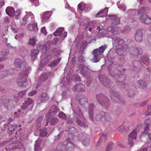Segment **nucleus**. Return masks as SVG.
I'll return each instance as SVG.
<instances>
[{
	"instance_id": "obj_1",
	"label": "nucleus",
	"mask_w": 151,
	"mask_h": 151,
	"mask_svg": "<svg viewBox=\"0 0 151 151\" xmlns=\"http://www.w3.org/2000/svg\"><path fill=\"white\" fill-rule=\"evenodd\" d=\"M26 64L24 60H22L19 58L16 59L14 62L15 66L18 67L22 72L18 76L17 81L18 85L20 87L26 86L28 84L26 78Z\"/></svg>"
},
{
	"instance_id": "obj_2",
	"label": "nucleus",
	"mask_w": 151,
	"mask_h": 151,
	"mask_svg": "<svg viewBox=\"0 0 151 151\" xmlns=\"http://www.w3.org/2000/svg\"><path fill=\"white\" fill-rule=\"evenodd\" d=\"M114 41L116 45L115 52L119 56H123L129 50L128 46L123 45L124 41L120 37H116Z\"/></svg>"
},
{
	"instance_id": "obj_3",
	"label": "nucleus",
	"mask_w": 151,
	"mask_h": 151,
	"mask_svg": "<svg viewBox=\"0 0 151 151\" xmlns=\"http://www.w3.org/2000/svg\"><path fill=\"white\" fill-rule=\"evenodd\" d=\"M107 45H104L93 50L92 53L93 55V58L92 59L93 62L96 63L99 61V57L107 48Z\"/></svg>"
},
{
	"instance_id": "obj_4",
	"label": "nucleus",
	"mask_w": 151,
	"mask_h": 151,
	"mask_svg": "<svg viewBox=\"0 0 151 151\" xmlns=\"http://www.w3.org/2000/svg\"><path fill=\"white\" fill-rule=\"evenodd\" d=\"M66 144V145L65 146H64L63 145L62 146H61L60 145H59L57 147L58 148V147H61L63 148H65L66 151H73L74 148V145L71 142H68L67 143L66 142H64V145H65Z\"/></svg>"
},
{
	"instance_id": "obj_5",
	"label": "nucleus",
	"mask_w": 151,
	"mask_h": 151,
	"mask_svg": "<svg viewBox=\"0 0 151 151\" xmlns=\"http://www.w3.org/2000/svg\"><path fill=\"white\" fill-rule=\"evenodd\" d=\"M110 116L109 114L107 113H104L102 112L100 114L98 115L95 117L96 119L97 120H103L104 119L105 120L108 121L110 119Z\"/></svg>"
},
{
	"instance_id": "obj_6",
	"label": "nucleus",
	"mask_w": 151,
	"mask_h": 151,
	"mask_svg": "<svg viewBox=\"0 0 151 151\" xmlns=\"http://www.w3.org/2000/svg\"><path fill=\"white\" fill-rule=\"evenodd\" d=\"M106 19H110L113 21L112 24L114 25H117L120 22V19L116 16L109 15L107 16L106 17Z\"/></svg>"
},
{
	"instance_id": "obj_7",
	"label": "nucleus",
	"mask_w": 151,
	"mask_h": 151,
	"mask_svg": "<svg viewBox=\"0 0 151 151\" xmlns=\"http://www.w3.org/2000/svg\"><path fill=\"white\" fill-rule=\"evenodd\" d=\"M139 20L141 22L146 24H148L151 23V19L147 15H141Z\"/></svg>"
},
{
	"instance_id": "obj_8",
	"label": "nucleus",
	"mask_w": 151,
	"mask_h": 151,
	"mask_svg": "<svg viewBox=\"0 0 151 151\" xmlns=\"http://www.w3.org/2000/svg\"><path fill=\"white\" fill-rule=\"evenodd\" d=\"M111 76L113 77H115L116 79V83H118L119 81L123 83L124 82V80L126 79V76L124 75H121L119 76L117 75L113 74L112 73L110 74Z\"/></svg>"
},
{
	"instance_id": "obj_9",
	"label": "nucleus",
	"mask_w": 151,
	"mask_h": 151,
	"mask_svg": "<svg viewBox=\"0 0 151 151\" xmlns=\"http://www.w3.org/2000/svg\"><path fill=\"white\" fill-rule=\"evenodd\" d=\"M142 50L141 49L134 47L132 48L130 52L133 55L138 56L141 55L142 53Z\"/></svg>"
},
{
	"instance_id": "obj_10",
	"label": "nucleus",
	"mask_w": 151,
	"mask_h": 151,
	"mask_svg": "<svg viewBox=\"0 0 151 151\" xmlns=\"http://www.w3.org/2000/svg\"><path fill=\"white\" fill-rule=\"evenodd\" d=\"M135 38L137 42H140L142 39V32L141 29L138 30L135 35Z\"/></svg>"
},
{
	"instance_id": "obj_11",
	"label": "nucleus",
	"mask_w": 151,
	"mask_h": 151,
	"mask_svg": "<svg viewBox=\"0 0 151 151\" xmlns=\"http://www.w3.org/2000/svg\"><path fill=\"white\" fill-rule=\"evenodd\" d=\"M85 86L83 85L81 83L77 84L73 88V90L74 91H83Z\"/></svg>"
},
{
	"instance_id": "obj_12",
	"label": "nucleus",
	"mask_w": 151,
	"mask_h": 151,
	"mask_svg": "<svg viewBox=\"0 0 151 151\" xmlns=\"http://www.w3.org/2000/svg\"><path fill=\"white\" fill-rule=\"evenodd\" d=\"M108 11V8L106 7L104 9L99 12L96 15V17L98 18L105 17L107 14Z\"/></svg>"
},
{
	"instance_id": "obj_13",
	"label": "nucleus",
	"mask_w": 151,
	"mask_h": 151,
	"mask_svg": "<svg viewBox=\"0 0 151 151\" xmlns=\"http://www.w3.org/2000/svg\"><path fill=\"white\" fill-rule=\"evenodd\" d=\"M6 12L7 15L11 17L14 15L15 10L14 8L11 6H8L6 9Z\"/></svg>"
},
{
	"instance_id": "obj_14",
	"label": "nucleus",
	"mask_w": 151,
	"mask_h": 151,
	"mask_svg": "<svg viewBox=\"0 0 151 151\" xmlns=\"http://www.w3.org/2000/svg\"><path fill=\"white\" fill-rule=\"evenodd\" d=\"M33 101L31 98H29L23 104V105L22 106V109L23 110H25L27 109L29 106L33 104Z\"/></svg>"
},
{
	"instance_id": "obj_15",
	"label": "nucleus",
	"mask_w": 151,
	"mask_h": 151,
	"mask_svg": "<svg viewBox=\"0 0 151 151\" xmlns=\"http://www.w3.org/2000/svg\"><path fill=\"white\" fill-rule=\"evenodd\" d=\"M9 53V51L7 49H4L0 52V61L3 60L5 57Z\"/></svg>"
},
{
	"instance_id": "obj_16",
	"label": "nucleus",
	"mask_w": 151,
	"mask_h": 151,
	"mask_svg": "<svg viewBox=\"0 0 151 151\" xmlns=\"http://www.w3.org/2000/svg\"><path fill=\"white\" fill-rule=\"evenodd\" d=\"M150 12V9L148 7H142L141 8L137 11L138 14L141 15L144 14H147Z\"/></svg>"
},
{
	"instance_id": "obj_17",
	"label": "nucleus",
	"mask_w": 151,
	"mask_h": 151,
	"mask_svg": "<svg viewBox=\"0 0 151 151\" xmlns=\"http://www.w3.org/2000/svg\"><path fill=\"white\" fill-rule=\"evenodd\" d=\"M18 127V126L15 124H11L8 129V132L9 135H11L14 132Z\"/></svg>"
},
{
	"instance_id": "obj_18",
	"label": "nucleus",
	"mask_w": 151,
	"mask_h": 151,
	"mask_svg": "<svg viewBox=\"0 0 151 151\" xmlns=\"http://www.w3.org/2000/svg\"><path fill=\"white\" fill-rule=\"evenodd\" d=\"M28 29L30 31L34 30L37 31L38 29L37 23H34L33 24H29L27 27Z\"/></svg>"
},
{
	"instance_id": "obj_19",
	"label": "nucleus",
	"mask_w": 151,
	"mask_h": 151,
	"mask_svg": "<svg viewBox=\"0 0 151 151\" xmlns=\"http://www.w3.org/2000/svg\"><path fill=\"white\" fill-rule=\"evenodd\" d=\"M137 85L139 88L144 89L147 86V83L145 81L141 80L137 81Z\"/></svg>"
},
{
	"instance_id": "obj_20",
	"label": "nucleus",
	"mask_w": 151,
	"mask_h": 151,
	"mask_svg": "<svg viewBox=\"0 0 151 151\" xmlns=\"http://www.w3.org/2000/svg\"><path fill=\"white\" fill-rule=\"evenodd\" d=\"M101 81L103 85L106 87L109 88V87H111L110 85L111 83L109 81V80L106 77L104 78Z\"/></svg>"
},
{
	"instance_id": "obj_21",
	"label": "nucleus",
	"mask_w": 151,
	"mask_h": 151,
	"mask_svg": "<svg viewBox=\"0 0 151 151\" xmlns=\"http://www.w3.org/2000/svg\"><path fill=\"white\" fill-rule=\"evenodd\" d=\"M60 60L61 58H58L51 62L48 65V66L51 68L55 67L60 62Z\"/></svg>"
},
{
	"instance_id": "obj_22",
	"label": "nucleus",
	"mask_w": 151,
	"mask_h": 151,
	"mask_svg": "<svg viewBox=\"0 0 151 151\" xmlns=\"http://www.w3.org/2000/svg\"><path fill=\"white\" fill-rule=\"evenodd\" d=\"M96 99L97 101H98L99 103L101 104H102V105L104 106L102 102V101L103 102V101L104 99H105L106 97L105 96H104L102 94H100L99 95H97L96 96Z\"/></svg>"
},
{
	"instance_id": "obj_23",
	"label": "nucleus",
	"mask_w": 151,
	"mask_h": 151,
	"mask_svg": "<svg viewBox=\"0 0 151 151\" xmlns=\"http://www.w3.org/2000/svg\"><path fill=\"white\" fill-rule=\"evenodd\" d=\"M111 98L115 101L118 102L119 100V96L117 93L116 94L114 92H111L110 93Z\"/></svg>"
},
{
	"instance_id": "obj_24",
	"label": "nucleus",
	"mask_w": 151,
	"mask_h": 151,
	"mask_svg": "<svg viewBox=\"0 0 151 151\" xmlns=\"http://www.w3.org/2000/svg\"><path fill=\"white\" fill-rule=\"evenodd\" d=\"M58 107L55 106H52L50 108L49 113H53V114L55 115L58 111Z\"/></svg>"
},
{
	"instance_id": "obj_25",
	"label": "nucleus",
	"mask_w": 151,
	"mask_h": 151,
	"mask_svg": "<svg viewBox=\"0 0 151 151\" xmlns=\"http://www.w3.org/2000/svg\"><path fill=\"white\" fill-rule=\"evenodd\" d=\"M39 51L37 49H33L31 50L32 58L35 60L36 58V56L38 55Z\"/></svg>"
},
{
	"instance_id": "obj_26",
	"label": "nucleus",
	"mask_w": 151,
	"mask_h": 151,
	"mask_svg": "<svg viewBox=\"0 0 151 151\" xmlns=\"http://www.w3.org/2000/svg\"><path fill=\"white\" fill-rule=\"evenodd\" d=\"M137 131L134 130L129 135V137L135 139L137 138Z\"/></svg>"
},
{
	"instance_id": "obj_27",
	"label": "nucleus",
	"mask_w": 151,
	"mask_h": 151,
	"mask_svg": "<svg viewBox=\"0 0 151 151\" xmlns=\"http://www.w3.org/2000/svg\"><path fill=\"white\" fill-rule=\"evenodd\" d=\"M64 30L63 28L60 27L57 29L56 31L54 32V35L55 36H58L60 35Z\"/></svg>"
},
{
	"instance_id": "obj_28",
	"label": "nucleus",
	"mask_w": 151,
	"mask_h": 151,
	"mask_svg": "<svg viewBox=\"0 0 151 151\" xmlns=\"http://www.w3.org/2000/svg\"><path fill=\"white\" fill-rule=\"evenodd\" d=\"M58 121L57 118L52 117L51 118L50 120V124L51 125H54L56 124Z\"/></svg>"
},
{
	"instance_id": "obj_29",
	"label": "nucleus",
	"mask_w": 151,
	"mask_h": 151,
	"mask_svg": "<svg viewBox=\"0 0 151 151\" xmlns=\"http://www.w3.org/2000/svg\"><path fill=\"white\" fill-rule=\"evenodd\" d=\"M51 15V12H47L45 13L43 15L42 18L43 19H47L49 18Z\"/></svg>"
},
{
	"instance_id": "obj_30",
	"label": "nucleus",
	"mask_w": 151,
	"mask_h": 151,
	"mask_svg": "<svg viewBox=\"0 0 151 151\" xmlns=\"http://www.w3.org/2000/svg\"><path fill=\"white\" fill-rule=\"evenodd\" d=\"M150 126L149 124L146 123L145 126L144 128V130L143 132H142L143 134H147L150 130V129L149 127Z\"/></svg>"
},
{
	"instance_id": "obj_31",
	"label": "nucleus",
	"mask_w": 151,
	"mask_h": 151,
	"mask_svg": "<svg viewBox=\"0 0 151 151\" xmlns=\"http://www.w3.org/2000/svg\"><path fill=\"white\" fill-rule=\"evenodd\" d=\"M43 98H45V99L46 100H49V97L48 96L47 94L45 93H43L40 95V99H43Z\"/></svg>"
},
{
	"instance_id": "obj_32",
	"label": "nucleus",
	"mask_w": 151,
	"mask_h": 151,
	"mask_svg": "<svg viewBox=\"0 0 151 151\" xmlns=\"http://www.w3.org/2000/svg\"><path fill=\"white\" fill-rule=\"evenodd\" d=\"M58 116L59 118L63 119H65L66 118V114L62 111L59 113Z\"/></svg>"
},
{
	"instance_id": "obj_33",
	"label": "nucleus",
	"mask_w": 151,
	"mask_h": 151,
	"mask_svg": "<svg viewBox=\"0 0 151 151\" xmlns=\"http://www.w3.org/2000/svg\"><path fill=\"white\" fill-rule=\"evenodd\" d=\"M86 5H87V4H86ZM78 7L80 10L83 11L85 8L86 6L85 4L80 3L78 4Z\"/></svg>"
},
{
	"instance_id": "obj_34",
	"label": "nucleus",
	"mask_w": 151,
	"mask_h": 151,
	"mask_svg": "<svg viewBox=\"0 0 151 151\" xmlns=\"http://www.w3.org/2000/svg\"><path fill=\"white\" fill-rule=\"evenodd\" d=\"M113 143L111 142L109 143L106 147V151H109L112 149Z\"/></svg>"
},
{
	"instance_id": "obj_35",
	"label": "nucleus",
	"mask_w": 151,
	"mask_h": 151,
	"mask_svg": "<svg viewBox=\"0 0 151 151\" xmlns=\"http://www.w3.org/2000/svg\"><path fill=\"white\" fill-rule=\"evenodd\" d=\"M79 102L81 105H84L87 103V100L86 98L81 99L80 100Z\"/></svg>"
},
{
	"instance_id": "obj_36",
	"label": "nucleus",
	"mask_w": 151,
	"mask_h": 151,
	"mask_svg": "<svg viewBox=\"0 0 151 151\" xmlns=\"http://www.w3.org/2000/svg\"><path fill=\"white\" fill-rule=\"evenodd\" d=\"M26 93V91L24 90L19 92L18 93V96L20 98H22L25 96Z\"/></svg>"
},
{
	"instance_id": "obj_37",
	"label": "nucleus",
	"mask_w": 151,
	"mask_h": 151,
	"mask_svg": "<svg viewBox=\"0 0 151 151\" xmlns=\"http://www.w3.org/2000/svg\"><path fill=\"white\" fill-rule=\"evenodd\" d=\"M142 62L145 64L147 65L146 63L149 61L148 58L147 56L143 57L142 59Z\"/></svg>"
},
{
	"instance_id": "obj_38",
	"label": "nucleus",
	"mask_w": 151,
	"mask_h": 151,
	"mask_svg": "<svg viewBox=\"0 0 151 151\" xmlns=\"http://www.w3.org/2000/svg\"><path fill=\"white\" fill-rule=\"evenodd\" d=\"M28 22L31 21L32 22H33L34 21V16L33 14H30V15H28Z\"/></svg>"
},
{
	"instance_id": "obj_39",
	"label": "nucleus",
	"mask_w": 151,
	"mask_h": 151,
	"mask_svg": "<svg viewBox=\"0 0 151 151\" xmlns=\"http://www.w3.org/2000/svg\"><path fill=\"white\" fill-rule=\"evenodd\" d=\"M130 29V28L129 27H124V29L122 31V32L123 33L126 34L128 32Z\"/></svg>"
},
{
	"instance_id": "obj_40",
	"label": "nucleus",
	"mask_w": 151,
	"mask_h": 151,
	"mask_svg": "<svg viewBox=\"0 0 151 151\" xmlns=\"http://www.w3.org/2000/svg\"><path fill=\"white\" fill-rule=\"evenodd\" d=\"M36 41L35 38H32L30 39L29 44L32 45H35V44Z\"/></svg>"
},
{
	"instance_id": "obj_41",
	"label": "nucleus",
	"mask_w": 151,
	"mask_h": 151,
	"mask_svg": "<svg viewBox=\"0 0 151 151\" xmlns=\"http://www.w3.org/2000/svg\"><path fill=\"white\" fill-rule=\"evenodd\" d=\"M23 50H24L23 52H21V54L22 55V57L23 58L24 57V56L28 54V52L25 48H23Z\"/></svg>"
},
{
	"instance_id": "obj_42",
	"label": "nucleus",
	"mask_w": 151,
	"mask_h": 151,
	"mask_svg": "<svg viewBox=\"0 0 151 151\" xmlns=\"http://www.w3.org/2000/svg\"><path fill=\"white\" fill-rule=\"evenodd\" d=\"M47 47L46 45H44L42 46L41 51L42 53H45L47 52Z\"/></svg>"
},
{
	"instance_id": "obj_43",
	"label": "nucleus",
	"mask_w": 151,
	"mask_h": 151,
	"mask_svg": "<svg viewBox=\"0 0 151 151\" xmlns=\"http://www.w3.org/2000/svg\"><path fill=\"white\" fill-rule=\"evenodd\" d=\"M85 67L84 64H80L79 66V70L80 72H82Z\"/></svg>"
},
{
	"instance_id": "obj_44",
	"label": "nucleus",
	"mask_w": 151,
	"mask_h": 151,
	"mask_svg": "<svg viewBox=\"0 0 151 151\" xmlns=\"http://www.w3.org/2000/svg\"><path fill=\"white\" fill-rule=\"evenodd\" d=\"M117 5L119 9H121L123 11L125 10H126V7L124 5H118V4H117Z\"/></svg>"
},
{
	"instance_id": "obj_45",
	"label": "nucleus",
	"mask_w": 151,
	"mask_h": 151,
	"mask_svg": "<svg viewBox=\"0 0 151 151\" xmlns=\"http://www.w3.org/2000/svg\"><path fill=\"white\" fill-rule=\"evenodd\" d=\"M128 96L131 97H133L135 95V93L134 91L131 90L129 91L128 93Z\"/></svg>"
},
{
	"instance_id": "obj_46",
	"label": "nucleus",
	"mask_w": 151,
	"mask_h": 151,
	"mask_svg": "<svg viewBox=\"0 0 151 151\" xmlns=\"http://www.w3.org/2000/svg\"><path fill=\"white\" fill-rule=\"evenodd\" d=\"M37 91L36 90H34L30 92H29L28 93V95L30 96H33L35 94H36L37 93Z\"/></svg>"
},
{
	"instance_id": "obj_47",
	"label": "nucleus",
	"mask_w": 151,
	"mask_h": 151,
	"mask_svg": "<svg viewBox=\"0 0 151 151\" xmlns=\"http://www.w3.org/2000/svg\"><path fill=\"white\" fill-rule=\"evenodd\" d=\"M47 78V76L45 74H42L40 78V80L41 81L45 80Z\"/></svg>"
},
{
	"instance_id": "obj_48",
	"label": "nucleus",
	"mask_w": 151,
	"mask_h": 151,
	"mask_svg": "<svg viewBox=\"0 0 151 151\" xmlns=\"http://www.w3.org/2000/svg\"><path fill=\"white\" fill-rule=\"evenodd\" d=\"M132 139L129 137L128 138V143L130 145L131 147H132L133 145L134 142L133 140H132Z\"/></svg>"
},
{
	"instance_id": "obj_49",
	"label": "nucleus",
	"mask_w": 151,
	"mask_h": 151,
	"mask_svg": "<svg viewBox=\"0 0 151 151\" xmlns=\"http://www.w3.org/2000/svg\"><path fill=\"white\" fill-rule=\"evenodd\" d=\"M67 33L66 32H64L60 36V38L64 39L66 37Z\"/></svg>"
},
{
	"instance_id": "obj_50",
	"label": "nucleus",
	"mask_w": 151,
	"mask_h": 151,
	"mask_svg": "<svg viewBox=\"0 0 151 151\" xmlns=\"http://www.w3.org/2000/svg\"><path fill=\"white\" fill-rule=\"evenodd\" d=\"M28 15H25L24 17L22 19V20L23 22H24L25 24H26L27 23V21L28 22Z\"/></svg>"
},
{
	"instance_id": "obj_51",
	"label": "nucleus",
	"mask_w": 151,
	"mask_h": 151,
	"mask_svg": "<svg viewBox=\"0 0 151 151\" xmlns=\"http://www.w3.org/2000/svg\"><path fill=\"white\" fill-rule=\"evenodd\" d=\"M58 38H54L52 42V44H55L57 43V42L58 41Z\"/></svg>"
},
{
	"instance_id": "obj_52",
	"label": "nucleus",
	"mask_w": 151,
	"mask_h": 151,
	"mask_svg": "<svg viewBox=\"0 0 151 151\" xmlns=\"http://www.w3.org/2000/svg\"><path fill=\"white\" fill-rule=\"evenodd\" d=\"M41 32L43 33L45 35H46L47 34V32L46 30L45 27H43L41 29Z\"/></svg>"
},
{
	"instance_id": "obj_53",
	"label": "nucleus",
	"mask_w": 151,
	"mask_h": 151,
	"mask_svg": "<svg viewBox=\"0 0 151 151\" xmlns=\"http://www.w3.org/2000/svg\"><path fill=\"white\" fill-rule=\"evenodd\" d=\"M93 108V104H90V108L89 110V113L90 116H91V113L93 112L92 109Z\"/></svg>"
},
{
	"instance_id": "obj_54",
	"label": "nucleus",
	"mask_w": 151,
	"mask_h": 151,
	"mask_svg": "<svg viewBox=\"0 0 151 151\" xmlns=\"http://www.w3.org/2000/svg\"><path fill=\"white\" fill-rule=\"evenodd\" d=\"M4 41L6 45L9 46L10 44L7 42L8 39L6 38H4V37H3Z\"/></svg>"
},
{
	"instance_id": "obj_55",
	"label": "nucleus",
	"mask_w": 151,
	"mask_h": 151,
	"mask_svg": "<svg viewBox=\"0 0 151 151\" xmlns=\"http://www.w3.org/2000/svg\"><path fill=\"white\" fill-rule=\"evenodd\" d=\"M107 29L109 31H111L112 33L114 32L113 29L112 27L110 26L108 27L107 28Z\"/></svg>"
},
{
	"instance_id": "obj_56",
	"label": "nucleus",
	"mask_w": 151,
	"mask_h": 151,
	"mask_svg": "<svg viewBox=\"0 0 151 151\" xmlns=\"http://www.w3.org/2000/svg\"><path fill=\"white\" fill-rule=\"evenodd\" d=\"M52 52L53 53L56 54L58 52V50L56 48H54L52 50Z\"/></svg>"
},
{
	"instance_id": "obj_57",
	"label": "nucleus",
	"mask_w": 151,
	"mask_h": 151,
	"mask_svg": "<svg viewBox=\"0 0 151 151\" xmlns=\"http://www.w3.org/2000/svg\"><path fill=\"white\" fill-rule=\"evenodd\" d=\"M76 122L80 126H82L83 125V123H82L81 121L79 119L77 120Z\"/></svg>"
},
{
	"instance_id": "obj_58",
	"label": "nucleus",
	"mask_w": 151,
	"mask_h": 151,
	"mask_svg": "<svg viewBox=\"0 0 151 151\" xmlns=\"http://www.w3.org/2000/svg\"><path fill=\"white\" fill-rule=\"evenodd\" d=\"M147 103V101H145L143 102L141 104H140V106H145Z\"/></svg>"
},
{
	"instance_id": "obj_59",
	"label": "nucleus",
	"mask_w": 151,
	"mask_h": 151,
	"mask_svg": "<svg viewBox=\"0 0 151 151\" xmlns=\"http://www.w3.org/2000/svg\"><path fill=\"white\" fill-rule=\"evenodd\" d=\"M35 148H40V144L39 143H38L37 142V141L35 142Z\"/></svg>"
},
{
	"instance_id": "obj_60",
	"label": "nucleus",
	"mask_w": 151,
	"mask_h": 151,
	"mask_svg": "<svg viewBox=\"0 0 151 151\" xmlns=\"http://www.w3.org/2000/svg\"><path fill=\"white\" fill-rule=\"evenodd\" d=\"M124 129L125 131L127 132L129 130V128L128 126H124Z\"/></svg>"
},
{
	"instance_id": "obj_61",
	"label": "nucleus",
	"mask_w": 151,
	"mask_h": 151,
	"mask_svg": "<svg viewBox=\"0 0 151 151\" xmlns=\"http://www.w3.org/2000/svg\"><path fill=\"white\" fill-rule=\"evenodd\" d=\"M43 118L42 117H40L37 119V122H40L42 120Z\"/></svg>"
},
{
	"instance_id": "obj_62",
	"label": "nucleus",
	"mask_w": 151,
	"mask_h": 151,
	"mask_svg": "<svg viewBox=\"0 0 151 151\" xmlns=\"http://www.w3.org/2000/svg\"><path fill=\"white\" fill-rule=\"evenodd\" d=\"M41 102H46L48 100H46V99H45V98H43V99H40Z\"/></svg>"
},
{
	"instance_id": "obj_63",
	"label": "nucleus",
	"mask_w": 151,
	"mask_h": 151,
	"mask_svg": "<svg viewBox=\"0 0 151 151\" xmlns=\"http://www.w3.org/2000/svg\"><path fill=\"white\" fill-rule=\"evenodd\" d=\"M5 4V2L3 1H0V5L1 6H3Z\"/></svg>"
},
{
	"instance_id": "obj_64",
	"label": "nucleus",
	"mask_w": 151,
	"mask_h": 151,
	"mask_svg": "<svg viewBox=\"0 0 151 151\" xmlns=\"http://www.w3.org/2000/svg\"><path fill=\"white\" fill-rule=\"evenodd\" d=\"M147 148L146 147H145L143 148L142 149L140 150L139 151H147Z\"/></svg>"
}]
</instances>
